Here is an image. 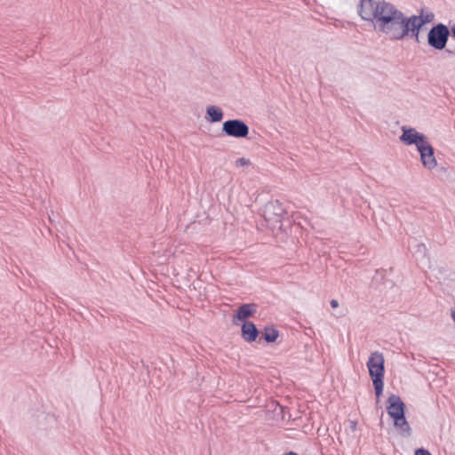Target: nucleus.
<instances>
[{"label": "nucleus", "mask_w": 455, "mask_h": 455, "mask_svg": "<svg viewBox=\"0 0 455 455\" xmlns=\"http://www.w3.org/2000/svg\"><path fill=\"white\" fill-rule=\"evenodd\" d=\"M358 14L370 22L376 32L392 41H401L403 12L392 3L386 0H360Z\"/></svg>", "instance_id": "obj_1"}, {"label": "nucleus", "mask_w": 455, "mask_h": 455, "mask_svg": "<svg viewBox=\"0 0 455 455\" xmlns=\"http://www.w3.org/2000/svg\"><path fill=\"white\" fill-rule=\"evenodd\" d=\"M403 21L401 30V41L406 37L414 39L415 42H419V32L425 24L430 23L435 20V14L432 12L419 10V15L406 16L403 13Z\"/></svg>", "instance_id": "obj_2"}, {"label": "nucleus", "mask_w": 455, "mask_h": 455, "mask_svg": "<svg viewBox=\"0 0 455 455\" xmlns=\"http://www.w3.org/2000/svg\"><path fill=\"white\" fill-rule=\"evenodd\" d=\"M384 363L385 359L383 354L379 351L372 352L370 355V357L367 362L369 374L372 379V384L374 387L377 400L379 399V396L382 395L383 392V379L385 373Z\"/></svg>", "instance_id": "obj_3"}, {"label": "nucleus", "mask_w": 455, "mask_h": 455, "mask_svg": "<svg viewBox=\"0 0 455 455\" xmlns=\"http://www.w3.org/2000/svg\"><path fill=\"white\" fill-rule=\"evenodd\" d=\"M285 210L283 204L278 201H270L264 207V219L267 224L272 228H281L282 220L285 215Z\"/></svg>", "instance_id": "obj_4"}, {"label": "nucleus", "mask_w": 455, "mask_h": 455, "mask_svg": "<svg viewBox=\"0 0 455 455\" xmlns=\"http://www.w3.org/2000/svg\"><path fill=\"white\" fill-rule=\"evenodd\" d=\"M450 36L448 27L443 23L432 27L427 34V44L432 48L441 51L445 48Z\"/></svg>", "instance_id": "obj_5"}, {"label": "nucleus", "mask_w": 455, "mask_h": 455, "mask_svg": "<svg viewBox=\"0 0 455 455\" xmlns=\"http://www.w3.org/2000/svg\"><path fill=\"white\" fill-rule=\"evenodd\" d=\"M249 126L240 119H231L223 123L222 132L234 138H245L249 134Z\"/></svg>", "instance_id": "obj_6"}, {"label": "nucleus", "mask_w": 455, "mask_h": 455, "mask_svg": "<svg viewBox=\"0 0 455 455\" xmlns=\"http://www.w3.org/2000/svg\"><path fill=\"white\" fill-rule=\"evenodd\" d=\"M402 132L400 140L406 145H415L417 149L419 146L421 147V145L428 141L427 138L423 133L417 132L414 128L403 126Z\"/></svg>", "instance_id": "obj_7"}, {"label": "nucleus", "mask_w": 455, "mask_h": 455, "mask_svg": "<svg viewBox=\"0 0 455 455\" xmlns=\"http://www.w3.org/2000/svg\"><path fill=\"white\" fill-rule=\"evenodd\" d=\"M418 151L420 155V161L424 168L432 171L437 166V161L435 156L434 148L429 143V141L426 142V144L419 146Z\"/></svg>", "instance_id": "obj_8"}, {"label": "nucleus", "mask_w": 455, "mask_h": 455, "mask_svg": "<svg viewBox=\"0 0 455 455\" xmlns=\"http://www.w3.org/2000/svg\"><path fill=\"white\" fill-rule=\"evenodd\" d=\"M405 405L400 396L391 395L387 399V411L393 419L404 414Z\"/></svg>", "instance_id": "obj_9"}, {"label": "nucleus", "mask_w": 455, "mask_h": 455, "mask_svg": "<svg viewBox=\"0 0 455 455\" xmlns=\"http://www.w3.org/2000/svg\"><path fill=\"white\" fill-rule=\"evenodd\" d=\"M259 331L252 322H244L242 325V337L247 342L254 341L258 337Z\"/></svg>", "instance_id": "obj_10"}, {"label": "nucleus", "mask_w": 455, "mask_h": 455, "mask_svg": "<svg viewBox=\"0 0 455 455\" xmlns=\"http://www.w3.org/2000/svg\"><path fill=\"white\" fill-rule=\"evenodd\" d=\"M394 426L401 435L407 437L411 435V428L404 414L394 419Z\"/></svg>", "instance_id": "obj_11"}, {"label": "nucleus", "mask_w": 455, "mask_h": 455, "mask_svg": "<svg viewBox=\"0 0 455 455\" xmlns=\"http://www.w3.org/2000/svg\"><path fill=\"white\" fill-rule=\"evenodd\" d=\"M256 312L255 305L253 304H243L238 307L235 315L234 316V320L237 319L240 321H243L250 316L253 315Z\"/></svg>", "instance_id": "obj_12"}, {"label": "nucleus", "mask_w": 455, "mask_h": 455, "mask_svg": "<svg viewBox=\"0 0 455 455\" xmlns=\"http://www.w3.org/2000/svg\"><path fill=\"white\" fill-rule=\"evenodd\" d=\"M206 114L211 119V122L217 123L222 120L223 111L220 108L216 106H208L206 108Z\"/></svg>", "instance_id": "obj_13"}, {"label": "nucleus", "mask_w": 455, "mask_h": 455, "mask_svg": "<svg viewBox=\"0 0 455 455\" xmlns=\"http://www.w3.org/2000/svg\"><path fill=\"white\" fill-rule=\"evenodd\" d=\"M263 337L267 342H275L278 338V331L273 327L264 329Z\"/></svg>", "instance_id": "obj_14"}, {"label": "nucleus", "mask_w": 455, "mask_h": 455, "mask_svg": "<svg viewBox=\"0 0 455 455\" xmlns=\"http://www.w3.org/2000/svg\"><path fill=\"white\" fill-rule=\"evenodd\" d=\"M249 164H250V160L246 159V158H243V157L238 158L235 161V165L237 167L246 166V165H249Z\"/></svg>", "instance_id": "obj_15"}, {"label": "nucleus", "mask_w": 455, "mask_h": 455, "mask_svg": "<svg viewBox=\"0 0 455 455\" xmlns=\"http://www.w3.org/2000/svg\"><path fill=\"white\" fill-rule=\"evenodd\" d=\"M415 455H432L427 450L420 448L416 450Z\"/></svg>", "instance_id": "obj_16"}, {"label": "nucleus", "mask_w": 455, "mask_h": 455, "mask_svg": "<svg viewBox=\"0 0 455 455\" xmlns=\"http://www.w3.org/2000/svg\"><path fill=\"white\" fill-rule=\"evenodd\" d=\"M330 304H331V307H333V308L338 307V306H339V302L336 299H331Z\"/></svg>", "instance_id": "obj_17"}, {"label": "nucleus", "mask_w": 455, "mask_h": 455, "mask_svg": "<svg viewBox=\"0 0 455 455\" xmlns=\"http://www.w3.org/2000/svg\"><path fill=\"white\" fill-rule=\"evenodd\" d=\"M451 35L455 38V25L451 27Z\"/></svg>", "instance_id": "obj_18"}, {"label": "nucleus", "mask_w": 455, "mask_h": 455, "mask_svg": "<svg viewBox=\"0 0 455 455\" xmlns=\"http://www.w3.org/2000/svg\"><path fill=\"white\" fill-rule=\"evenodd\" d=\"M451 318L455 322V309L451 311Z\"/></svg>", "instance_id": "obj_19"}, {"label": "nucleus", "mask_w": 455, "mask_h": 455, "mask_svg": "<svg viewBox=\"0 0 455 455\" xmlns=\"http://www.w3.org/2000/svg\"><path fill=\"white\" fill-rule=\"evenodd\" d=\"M284 455H298V454L293 451H289V452L285 453Z\"/></svg>", "instance_id": "obj_20"}, {"label": "nucleus", "mask_w": 455, "mask_h": 455, "mask_svg": "<svg viewBox=\"0 0 455 455\" xmlns=\"http://www.w3.org/2000/svg\"><path fill=\"white\" fill-rule=\"evenodd\" d=\"M352 427H355V422H353V423H352Z\"/></svg>", "instance_id": "obj_21"}]
</instances>
